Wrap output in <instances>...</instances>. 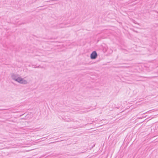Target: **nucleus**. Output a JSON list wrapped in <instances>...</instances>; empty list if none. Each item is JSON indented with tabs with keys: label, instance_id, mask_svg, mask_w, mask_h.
Instances as JSON below:
<instances>
[{
	"label": "nucleus",
	"instance_id": "f257e3e1",
	"mask_svg": "<svg viewBox=\"0 0 158 158\" xmlns=\"http://www.w3.org/2000/svg\"><path fill=\"white\" fill-rule=\"evenodd\" d=\"M16 82L21 84H26L27 83V80H24L20 76L19 77L16 81Z\"/></svg>",
	"mask_w": 158,
	"mask_h": 158
},
{
	"label": "nucleus",
	"instance_id": "f03ea898",
	"mask_svg": "<svg viewBox=\"0 0 158 158\" xmlns=\"http://www.w3.org/2000/svg\"><path fill=\"white\" fill-rule=\"evenodd\" d=\"M19 76H20L18 74L12 73L11 75V77L12 79L16 81Z\"/></svg>",
	"mask_w": 158,
	"mask_h": 158
},
{
	"label": "nucleus",
	"instance_id": "7ed1b4c3",
	"mask_svg": "<svg viewBox=\"0 0 158 158\" xmlns=\"http://www.w3.org/2000/svg\"><path fill=\"white\" fill-rule=\"evenodd\" d=\"M97 54L95 51L93 52L90 55V58L92 59H95L97 57Z\"/></svg>",
	"mask_w": 158,
	"mask_h": 158
}]
</instances>
